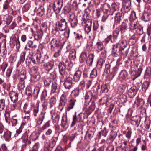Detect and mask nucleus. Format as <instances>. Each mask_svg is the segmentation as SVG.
<instances>
[{
  "label": "nucleus",
  "mask_w": 151,
  "mask_h": 151,
  "mask_svg": "<svg viewBox=\"0 0 151 151\" xmlns=\"http://www.w3.org/2000/svg\"><path fill=\"white\" fill-rule=\"evenodd\" d=\"M129 29L131 31L134 30L137 35H141L143 33V29L139 24L135 22H132L130 23Z\"/></svg>",
  "instance_id": "1"
},
{
  "label": "nucleus",
  "mask_w": 151,
  "mask_h": 151,
  "mask_svg": "<svg viewBox=\"0 0 151 151\" xmlns=\"http://www.w3.org/2000/svg\"><path fill=\"white\" fill-rule=\"evenodd\" d=\"M87 54L85 52H82L80 55L79 59V61L80 63H83L86 61L87 63L89 64L90 65H91L93 62L94 55L92 54H89L88 56L89 59L87 60Z\"/></svg>",
  "instance_id": "2"
},
{
  "label": "nucleus",
  "mask_w": 151,
  "mask_h": 151,
  "mask_svg": "<svg viewBox=\"0 0 151 151\" xmlns=\"http://www.w3.org/2000/svg\"><path fill=\"white\" fill-rule=\"evenodd\" d=\"M29 58L33 63L36 64L41 63L45 61L43 60V58L40 52L36 53L30 57Z\"/></svg>",
  "instance_id": "3"
},
{
  "label": "nucleus",
  "mask_w": 151,
  "mask_h": 151,
  "mask_svg": "<svg viewBox=\"0 0 151 151\" xmlns=\"http://www.w3.org/2000/svg\"><path fill=\"white\" fill-rule=\"evenodd\" d=\"M56 26L58 27L60 31H65L67 27V23L64 19L58 21L56 23Z\"/></svg>",
  "instance_id": "4"
},
{
  "label": "nucleus",
  "mask_w": 151,
  "mask_h": 151,
  "mask_svg": "<svg viewBox=\"0 0 151 151\" xmlns=\"http://www.w3.org/2000/svg\"><path fill=\"white\" fill-rule=\"evenodd\" d=\"M51 49L52 50L55 51L59 49V47L62 45L60 41H57L55 38H53L50 42Z\"/></svg>",
  "instance_id": "5"
},
{
  "label": "nucleus",
  "mask_w": 151,
  "mask_h": 151,
  "mask_svg": "<svg viewBox=\"0 0 151 151\" xmlns=\"http://www.w3.org/2000/svg\"><path fill=\"white\" fill-rule=\"evenodd\" d=\"M63 5L62 0H56L54 4L53 9L55 13L58 14L61 10Z\"/></svg>",
  "instance_id": "6"
},
{
  "label": "nucleus",
  "mask_w": 151,
  "mask_h": 151,
  "mask_svg": "<svg viewBox=\"0 0 151 151\" xmlns=\"http://www.w3.org/2000/svg\"><path fill=\"white\" fill-rule=\"evenodd\" d=\"M66 63L63 62H60L58 65L59 73L63 78H64V76L67 74L66 72Z\"/></svg>",
  "instance_id": "7"
},
{
  "label": "nucleus",
  "mask_w": 151,
  "mask_h": 151,
  "mask_svg": "<svg viewBox=\"0 0 151 151\" xmlns=\"http://www.w3.org/2000/svg\"><path fill=\"white\" fill-rule=\"evenodd\" d=\"M69 18V20L70 23V24L72 27L74 28L76 27L77 24L78 20L77 18L75 17L74 14L70 13L68 15Z\"/></svg>",
  "instance_id": "8"
},
{
  "label": "nucleus",
  "mask_w": 151,
  "mask_h": 151,
  "mask_svg": "<svg viewBox=\"0 0 151 151\" xmlns=\"http://www.w3.org/2000/svg\"><path fill=\"white\" fill-rule=\"evenodd\" d=\"M67 102V96L64 94H63L60 97V102L59 105V106L61 111L63 109L64 107L65 106Z\"/></svg>",
  "instance_id": "9"
},
{
  "label": "nucleus",
  "mask_w": 151,
  "mask_h": 151,
  "mask_svg": "<svg viewBox=\"0 0 151 151\" xmlns=\"http://www.w3.org/2000/svg\"><path fill=\"white\" fill-rule=\"evenodd\" d=\"M144 103V101L142 99L137 97L133 104V106L134 108L141 109Z\"/></svg>",
  "instance_id": "10"
},
{
  "label": "nucleus",
  "mask_w": 151,
  "mask_h": 151,
  "mask_svg": "<svg viewBox=\"0 0 151 151\" xmlns=\"http://www.w3.org/2000/svg\"><path fill=\"white\" fill-rule=\"evenodd\" d=\"M120 30L119 29L116 28L113 32L112 40H111V42L114 43L117 42L119 40V33Z\"/></svg>",
  "instance_id": "11"
},
{
  "label": "nucleus",
  "mask_w": 151,
  "mask_h": 151,
  "mask_svg": "<svg viewBox=\"0 0 151 151\" xmlns=\"http://www.w3.org/2000/svg\"><path fill=\"white\" fill-rule=\"evenodd\" d=\"M72 78L70 77H68L65 80L63 85L66 89L69 90L72 88Z\"/></svg>",
  "instance_id": "12"
},
{
  "label": "nucleus",
  "mask_w": 151,
  "mask_h": 151,
  "mask_svg": "<svg viewBox=\"0 0 151 151\" xmlns=\"http://www.w3.org/2000/svg\"><path fill=\"white\" fill-rule=\"evenodd\" d=\"M76 101V99L75 98H72L69 101L67 106L65 107V111L66 112L69 111L72 109L73 108Z\"/></svg>",
  "instance_id": "13"
},
{
  "label": "nucleus",
  "mask_w": 151,
  "mask_h": 151,
  "mask_svg": "<svg viewBox=\"0 0 151 151\" xmlns=\"http://www.w3.org/2000/svg\"><path fill=\"white\" fill-rule=\"evenodd\" d=\"M37 47L36 45H33V41L32 40H28L27 41L25 46L24 49L26 50H29L31 48L35 49Z\"/></svg>",
  "instance_id": "14"
},
{
  "label": "nucleus",
  "mask_w": 151,
  "mask_h": 151,
  "mask_svg": "<svg viewBox=\"0 0 151 151\" xmlns=\"http://www.w3.org/2000/svg\"><path fill=\"white\" fill-rule=\"evenodd\" d=\"M82 119V116L81 113L79 114L77 116L76 114L73 115V122L71 125L72 127L76 124L77 122H79L81 121Z\"/></svg>",
  "instance_id": "15"
},
{
  "label": "nucleus",
  "mask_w": 151,
  "mask_h": 151,
  "mask_svg": "<svg viewBox=\"0 0 151 151\" xmlns=\"http://www.w3.org/2000/svg\"><path fill=\"white\" fill-rule=\"evenodd\" d=\"M39 92V90H34V91L32 92V89L30 87H27L26 89L25 93L29 97H31L35 92H36L37 93V96Z\"/></svg>",
  "instance_id": "16"
},
{
  "label": "nucleus",
  "mask_w": 151,
  "mask_h": 151,
  "mask_svg": "<svg viewBox=\"0 0 151 151\" xmlns=\"http://www.w3.org/2000/svg\"><path fill=\"white\" fill-rule=\"evenodd\" d=\"M139 119V117L138 116L132 117L130 120L131 124L134 126L135 127H137L140 123Z\"/></svg>",
  "instance_id": "17"
},
{
  "label": "nucleus",
  "mask_w": 151,
  "mask_h": 151,
  "mask_svg": "<svg viewBox=\"0 0 151 151\" xmlns=\"http://www.w3.org/2000/svg\"><path fill=\"white\" fill-rule=\"evenodd\" d=\"M137 92V90L136 87L134 86L131 87L128 90L127 93L130 98H132L135 96Z\"/></svg>",
  "instance_id": "18"
},
{
  "label": "nucleus",
  "mask_w": 151,
  "mask_h": 151,
  "mask_svg": "<svg viewBox=\"0 0 151 151\" xmlns=\"http://www.w3.org/2000/svg\"><path fill=\"white\" fill-rule=\"evenodd\" d=\"M9 95L11 101L14 103L17 101L18 95L17 93L14 91H11L10 92Z\"/></svg>",
  "instance_id": "19"
},
{
  "label": "nucleus",
  "mask_w": 151,
  "mask_h": 151,
  "mask_svg": "<svg viewBox=\"0 0 151 151\" xmlns=\"http://www.w3.org/2000/svg\"><path fill=\"white\" fill-rule=\"evenodd\" d=\"M129 23L127 19H125L122 23L120 29L121 32H124L127 29Z\"/></svg>",
  "instance_id": "20"
},
{
  "label": "nucleus",
  "mask_w": 151,
  "mask_h": 151,
  "mask_svg": "<svg viewBox=\"0 0 151 151\" xmlns=\"http://www.w3.org/2000/svg\"><path fill=\"white\" fill-rule=\"evenodd\" d=\"M123 15L122 13L118 12L116 14L115 17V22L116 23H119L121 21L123 18Z\"/></svg>",
  "instance_id": "21"
},
{
  "label": "nucleus",
  "mask_w": 151,
  "mask_h": 151,
  "mask_svg": "<svg viewBox=\"0 0 151 151\" xmlns=\"http://www.w3.org/2000/svg\"><path fill=\"white\" fill-rule=\"evenodd\" d=\"M118 6L115 3H113L110 6V9H109V14L113 15V14L115 11L118 10Z\"/></svg>",
  "instance_id": "22"
},
{
  "label": "nucleus",
  "mask_w": 151,
  "mask_h": 151,
  "mask_svg": "<svg viewBox=\"0 0 151 151\" xmlns=\"http://www.w3.org/2000/svg\"><path fill=\"white\" fill-rule=\"evenodd\" d=\"M119 45V43H117L112 45V52L114 54L118 55L120 51L121 47H118Z\"/></svg>",
  "instance_id": "23"
},
{
  "label": "nucleus",
  "mask_w": 151,
  "mask_h": 151,
  "mask_svg": "<svg viewBox=\"0 0 151 151\" xmlns=\"http://www.w3.org/2000/svg\"><path fill=\"white\" fill-rule=\"evenodd\" d=\"M118 70L119 68L118 67L115 66L111 70H109V72L110 73V77L111 79L114 77L115 74L117 73Z\"/></svg>",
  "instance_id": "24"
},
{
  "label": "nucleus",
  "mask_w": 151,
  "mask_h": 151,
  "mask_svg": "<svg viewBox=\"0 0 151 151\" xmlns=\"http://www.w3.org/2000/svg\"><path fill=\"white\" fill-rule=\"evenodd\" d=\"M11 133L9 131H7L4 132L3 135L0 136L1 138H5V140L6 141H9L11 137Z\"/></svg>",
  "instance_id": "25"
},
{
  "label": "nucleus",
  "mask_w": 151,
  "mask_h": 151,
  "mask_svg": "<svg viewBox=\"0 0 151 151\" xmlns=\"http://www.w3.org/2000/svg\"><path fill=\"white\" fill-rule=\"evenodd\" d=\"M128 76V74L125 70H122L119 75V79L121 81L126 79Z\"/></svg>",
  "instance_id": "26"
},
{
  "label": "nucleus",
  "mask_w": 151,
  "mask_h": 151,
  "mask_svg": "<svg viewBox=\"0 0 151 151\" xmlns=\"http://www.w3.org/2000/svg\"><path fill=\"white\" fill-rule=\"evenodd\" d=\"M82 72L80 70H78L75 73L73 76V80L75 82H78L80 80Z\"/></svg>",
  "instance_id": "27"
},
{
  "label": "nucleus",
  "mask_w": 151,
  "mask_h": 151,
  "mask_svg": "<svg viewBox=\"0 0 151 151\" xmlns=\"http://www.w3.org/2000/svg\"><path fill=\"white\" fill-rule=\"evenodd\" d=\"M150 18V14L147 12H144L141 17V19L145 22L149 21Z\"/></svg>",
  "instance_id": "28"
},
{
  "label": "nucleus",
  "mask_w": 151,
  "mask_h": 151,
  "mask_svg": "<svg viewBox=\"0 0 151 151\" xmlns=\"http://www.w3.org/2000/svg\"><path fill=\"white\" fill-rule=\"evenodd\" d=\"M126 44L124 45V47H123V46L121 47L120 51L119 52L125 57L127 55L129 52V49L126 48Z\"/></svg>",
  "instance_id": "29"
},
{
  "label": "nucleus",
  "mask_w": 151,
  "mask_h": 151,
  "mask_svg": "<svg viewBox=\"0 0 151 151\" xmlns=\"http://www.w3.org/2000/svg\"><path fill=\"white\" fill-rule=\"evenodd\" d=\"M131 5V1H126L124 7V10L125 13H128L130 10V6Z\"/></svg>",
  "instance_id": "30"
},
{
  "label": "nucleus",
  "mask_w": 151,
  "mask_h": 151,
  "mask_svg": "<svg viewBox=\"0 0 151 151\" xmlns=\"http://www.w3.org/2000/svg\"><path fill=\"white\" fill-rule=\"evenodd\" d=\"M26 71L24 70H22L20 72L19 75V81L21 82H23L26 79Z\"/></svg>",
  "instance_id": "31"
},
{
  "label": "nucleus",
  "mask_w": 151,
  "mask_h": 151,
  "mask_svg": "<svg viewBox=\"0 0 151 151\" xmlns=\"http://www.w3.org/2000/svg\"><path fill=\"white\" fill-rule=\"evenodd\" d=\"M150 83L149 81H145L142 84V89L143 91L146 92L149 86Z\"/></svg>",
  "instance_id": "32"
},
{
  "label": "nucleus",
  "mask_w": 151,
  "mask_h": 151,
  "mask_svg": "<svg viewBox=\"0 0 151 151\" xmlns=\"http://www.w3.org/2000/svg\"><path fill=\"white\" fill-rule=\"evenodd\" d=\"M67 116L64 115H63L61 120V126L63 128L67 124Z\"/></svg>",
  "instance_id": "33"
},
{
  "label": "nucleus",
  "mask_w": 151,
  "mask_h": 151,
  "mask_svg": "<svg viewBox=\"0 0 151 151\" xmlns=\"http://www.w3.org/2000/svg\"><path fill=\"white\" fill-rule=\"evenodd\" d=\"M45 63V65L44 64L45 68L47 70L49 71L53 68V63L52 62H50L46 63Z\"/></svg>",
  "instance_id": "34"
},
{
  "label": "nucleus",
  "mask_w": 151,
  "mask_h": 151,
  "mask_svg": "<svg viewBox=\"0 0 151 151\" xmlns=\"http://www.w3.org/2000/svg\"><path fill=\"white\" fill-rule=\"evenodd\" d=\"M44 114L42 112L40 114L37 121V123L38 125H40L42 124L44 119Z\"/></svg>",
  "instance_id": "35"
},
{
  "label": "nucleus",
  "mask_w": 151,
  "mask_h": 151,
  "mask_svg": "<svg viewBox=\"0 0 151 151\" xmlns=\"http://www.w3.org/2000/svg\"><path fill=\"white\" fill-rule=\"evenodd\" d=\"M93 97V94L90 91H88L86 93L85 99L88 100V102H90L91 100Z\"/></svg>",
  "instance_id": "36"
},
{
  "label": "nucleus",
  "mask_w": 151,
  "mask_h": 151,
  "mask_svg": "<svg viewBox=\"0 0 151 151\" xmlns=\"http://www.w3.org/2000/svg\"><path fill=\"white\" fill-rule=\"evenodd\" d=\"M108 98L107 96H104L99 100V102L101 104L104 105L108 102Z\"/></svg>",
  "instance_id": "37"
},
{
  "label": "nucleus",
  "mask_w": 151,
  "mask_h": 151,
  "mask_svg": "<svg viewBox=\"0 0 151 151\" xmlns=\"http://www.w3.org/2000/svg\"><path fill=\"white\" fill-rule=\"evenodd\" d=\"M79 90L78 88H76L71 93V96L72 98H75L77 97L79 95Z\"/></svg>",
  "instance_id": "38"
},
{
  "label": "nucleus",
  "mask_w": 151,
  "mask_h": 151,
  "mask_svg": "<svg viewBox=\"0 0 151 151\" xmlns=\"http://www.w3.org/2000/svg\"><path fill=\"white\" fill-rule=\"evenodd\" d=\"M76 50L74 49H72L70 51L69 53V57L71 59H74L76 58Z\"/></svg>",
  "instance_id": "39"
},
{
  "label": "nucleus",
  "mask_w": 151,
  "mask_h": 151,
  "mask_svg": "<svg viewBox=\"0 0 151 151\" xmlns=\"http://www.w3.org/2000/svg\"><path fill=\"white\" fill-rule=\"evenodd\" d=\"M56 102V98L53 97L51 98L50 99V108H51L55 104Z\"/></svg>",
  "instance_id": "40"
},
{
  "label": "nucleus",
  "mask_w": 151,
  "mask_h": 151,
  "mask_svg": "<svg viewBox=\"0 0 151 151\" xmlns=\"http://www.w3.org/2000/svg\"><path fill=\"white\" fill-rule=\"evenodd\" d=\"M44 8L42 7L38 9L37 11V14L39 16H42L44 14Z\"/></svg>",
  "instance_id": "41"
},
{
  "label": "nucleus",
  "mask_w": 151,
  "mask_h": 151,
  "mask_svg": "<svg viewBox=\"0 0 151 151\" xmlns=\"http://www.w3.org/2000/svg\"><path fill=\"white\" fill-rule=\"evenodd\" d=\"M53 122L54 123H58L59 121L60 116L59 115L56 114L52 116Z\"/></svg>",
  "instance_id": "42"
},
{
  "label": "nucleus",
  "mask_w": 151,
  "mask_h": 151,
  "mask_svg": "<svg viewBox=\"0 0 151 151\" xmlns=\"http://www.w3.org/2000/svg\"><path fill=\"white\" fill-rule=\"evenodd\" d=\"M96 46V47L100 51H101L103 48V43L101 42H97Z\"/></svg>",
  "instance_id": "43"
},
{
  "label": "nucleus",
  "mask_w": 151,
  "mask_h": 151,
  "mask_svg": "<svg viewBox=\"0 0 151 151\" xmlns=\"http://www.w3.org/2000/svg\"><path fill=\"white\" fill-rule=\"evenodd\" d=\"M97 75V70L95 69H93L90 73L91 77L94 78L96 77Z\"/></svg>",
  "instance_id": "44"
},
{
  "label": "nucleus",
  "mask_w": 151,
  "mask_h": 151,
  "mask_svg": "<svg viewBox=\"0 0 151 151\" xmlns=\"http://www.w3.org/2000/svg\"><path fill=\"white\" fill-rule=\"evenodd\" d=\"M5 100L4 99L0 100V111L3 110L5 106Z\"/></svg>",
  "instance_id": "45"
},
{
  "label": "nucleus",
  "mask_w": 151,
  "mask_h": 151,
  "mask_svg": "<svg viewBox=\"0 0 151 151\" xmlns=\"http://www.w3.org/2000/svg\"><path fill=\"white\" fill-rule=\"evenodd\" d=\"M94 134V132L91 130L87 131L86 132V136H87L89 139L92 137Z\"/></svg>",
  "instance_id": "46"
},
{
  "label": "nucleus",
  "mask_w": 151,
  "mask_h": 151,
  "mask_svg": "<svg viewBox=\"0 0 151 151\" xmlns=\"http://www.w3.org/2000/svg\"><path fill=\"white\" fill-rule=\"evenodd\" d=\"M28 138V136L27 134H25L23 135L21 138L22 142L24 143H26L27 142Z\"/></svg>",
  "instance_id": "47"
},
{
  "label": "nucleus",
  "mask_w": 151,
  "mask_h": 151,
  "mask_svg": "<svg viewBox=\"0 0 151 151\" xmlns=\"http://www.w3.org/2000/svg\"><path fill=\"white\" fill-rule=\"evenodd\" d=\"M105 61L103 59L101 58L97 61V65L100 66V68H101Z\"/></svg>",
  "instance_id": "48"
},
{
  "label": "nucleus",
  "mask_w": 151,
  "mask_h": 151,
  "mask_svg": "<svg viewBox=\"0 0 151 151\" xmlns=\"http://www.w3.org/2000/svg\"><path fill=\"white\" fill-rule=\"evenodd\" d=\"M9 1H5L3 4V8L4 9H7L10 7Z\"/></svg>",
  "instance_id": "49"
},
{
  "label": "nucleus",
  "mask_w": 151,
  "mask_h": 151,
  "mask_svg": "<svg viewBox=\"0 0 151 151\" xmlns=\"http://www.w3.org/2000/svg\"><path fill=\"white\" fill-rule=\"evenodd\" d=\"M110 6L108 3H105L104 4L103 7L104 9L107 10V12L109 13V9H110Z\"/></svg>",
  "instance_id": "50"
},
{
  "label": "nucleus",
  "mask_w": 151,
  "mask_h": 151,
  "mask_svg": "<svg viewBox=\"0 0 151 151\" xmlns=\"http://www.w3.org/2000/svg\"><path fill=\"white\" fill-rule=\"evenodd\" d=\"M108 17V15L106 13H104V15L102 17L101 21L102 22H106Z\"/></svg>",
  "instance_id": "51"
},
{
  "label": "nucleus",
  "mask_w": 151,
  "mask_h": 151,
  "mask_svg": "<svg viewBox=\"0 0 151 151\" xmlns=\"http://www.w3.org/2000/svg\"><path fill=\"white\" fill-rule=\"evenodd\" d=\"M92 8L91 7H88L85 10V13L86 14L87 16L89 15L91 12Z\"/></svg>",
  "instance_id": "52"
},
{
  "label": "nucleus",
  "mask_w": 151,
  "mask_h": 151,
  "mask_svg": "<svg viewBox=\"0 0 151 151\" xmlns=\"http://www.w3.org/2000/svg\"><path fill=\"white\" fill-rule=\"evenodd\" d=\"M57 85L55 83H52V85L51 91L54 93L55 92L56 89L57 88Z\"/></svg>",
  "instance_id": "53"
},
{
  "label": "nucleus",
  "mask_w": 151,
  "mask_h": 151,
  "mask_svg": "<svg viewBox=\"0 0 151 151\" xmlns=\"http://www.w3.org/2000/svg\"><path fill=\"white\" fill-rule=\"evenodd\" d=\"M124 91V87L123 86H119L118 87V92L119 94L123 93Z\"/></svg>",
  "instance_id": "54"
},
{
  "label": "nucleus",
  "mask_w": 151,
  "mask_h": 151,
  "mask_svg": "<svg viewBox=\"0 0 151 151\" xmlns=\"http://www.w3.org/2000/svg\"><path fill=\"white\" fill-rule=\"evenodd\" d=\"M84 23L85 24V26H92V21L91 19H88L86 20L84 22Z\"/></svg>",
  "instance_id": "55"
},
{
  "label": "nucleus",
  "mask_w": 151,
  "mask_h": 151,
  "mask_svg": "<svg viewBox=\"0 0 151 151\" xmlns=\"http://www.w3.org/2000/svg\"><path fill=\"white\" fill-rule=\"evenodd\" d=\"M91 26H85L84 29L85 32L87 33H88L91 31Z\"/></svg>",
  "instance_id": "56"
},
{
  "label": "nucleus",
  "mask_w": 151,
  "mask_h": 151,
  "mask_svg": "<svg viewBox=\"0 0 151 151\" xmlns=\"http://www.w3.org/2000/svg\"><path fill=\"white\" fill-rule=\"evenodd\" d=\"M39 143H35L33 147V149L32 151H38V149L39 147Z\"/></svg>",
  "instance_id": "57"
},
{
  "label": "nucleus",
  "mask_w": 151,
  "mask_h": 151,
  "mask_svg": "<svg viewBox=\"0 0 151 151\" xmlns=\"http://www.w3.org/2000/svg\"><path fill=\"white\" fill-rule=\"evenodd\" d=\"M15 45L16 46V48L19 50L20 47V42L18 38L17 40L15 41Z\"/></svg>",
  "instance_id": "58"
},
{
  "label": "nucleus",
  "mask_w": 151,
  "mask_h": 151,
  "mask_svg": "<svg viewBox=\"0 0 151 151\" xmlns=\"http://www.w3.org/2000/svg\"><path fill=\"white\" fill-rule=\"evenodd\" d=\"M34 37L35 40L38 41L42 38V35L39 33H37L35 35Z\"/></svg>",
  "instance_id": "59"
},
{
  "label": "nucleus",
  "mask_w": 151,
  "mask_h": 151,
  "mask_svg": "<svg viewBox=\"0 0 151 151\" xmlns=\"http://www.w3.org/2000/svg\"><path fill=\"white\" fill-rule=\"evenodd\" d=\"M29 4H26L23 6L22 8V10L24 12H26L29 9Z\"/></svg>",
  "instance_id": "60"
},
{
  "label": "nucleus",
  "mask_w": 151,
  "mask_h": 151,
  "mask_svg": "<svg viewBox=\"0 0 151 151\" xmlns=\"http://www.w3.org/2000/svg\"><path fill=\"white\" fill-rule=\"evenodd\" d=\"M151 74V69L150 68H147L146 69L145 73V75L147 76L148 77Z\"/></svg>",
  "instance_id": "61"
},
{
  "label": "nucleus",
  "mask_w": 151,
  "mask_h": 151,
  "mask_svg": "<svg viewBox=\"0 0 151 151\" xmlns=\"http://www.w3.org/2000/svg\"><path fill=\"white\" fill-rule=\"evenodd\" d=\"M112 35H109L105 39V42L106 43H108L111 40H111H112Z\"/></svg>",
  "instance_id": "62"
},
{
  "label": "nucleus",
  "mask_w": 151,
  "mask_h": 151,
  "mask_svg": "<svg viewBox=\"0 0 151 151\" xmlns=\"http://www.w3.org/2000/svg\"><path fill=\"white\" fill-rule=\"evenodd\" d=\"M101 12V10L100 9H96V16L97 18H98L100 16Z\"/></svg>",
  "instance_id": "63"
},
{
  "label": "nucleus",
  "mask_w": 151,
  "mask_h": 151,
  "mask_svg": "<svg viewBox=\"0 0 151 151\" xmlns=\"http://www.w3.org/2000/svg\"><path fill=\"white\" fill-rule=\"evenodd\" d=\"M114 149V147L113 145L109 146L107 148L106 151H113Z\"/></svg>",
  "instance_id": "64"
}]
</instances>
